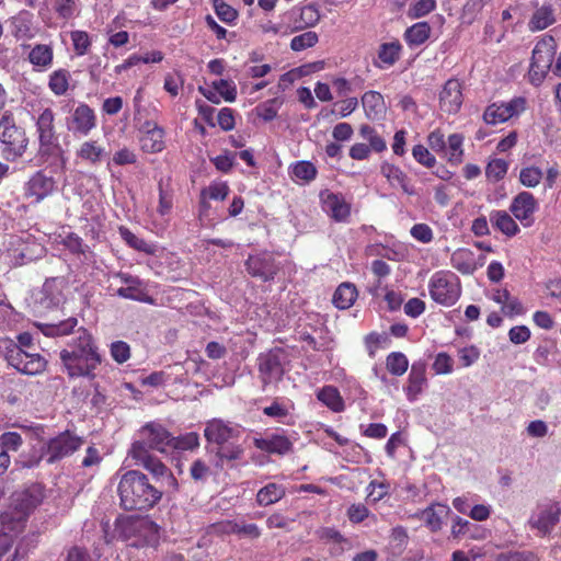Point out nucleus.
I'll list each match as a JSON object with an SVG mask.
<instances>
[{
    "mask_svg": "<svg viewBox=\"0 0 561 561\" xmlns=\"http://www.w3.org/2000/svg\"><path fill=\"white\" fill-rule=\"evenodd\" d=\"M77 325V318L70 317L58 323L42 324L39 328L44 335L51 337L73 333L59 353L61 370L70 379H93L102 363V355L92 333L84 327L75 330Z\"/></svg>",
    "mask_w": 561,
    "mask_h": 561,
    "instance_id": "nucleus-1",
    "label": "nucleus"
},
{
    "mask_svg": "<svg viewBox=\"0 0 561 561\" xmlns=\"http://www.w3.org/2000/svg\"><path fill=\"white\" fill-rule=\"evenodd\" d=\"M117 490L121 505L126 511L151 508L162 496V491L150 484L148 477L138 470L125 472L121 478Z\"/></svg>",
    "mask_w": 561,
    "mask_h": 561,
    "instance_id": "nucleus-2",
    "label": "nucleus"
},
{
    "mask_svg": "<svg viewBox=\"0 0 561 561\" xmlns=\"http://www.w3.org/2000/svg\"><path fill=\"white\" fill-rule=\"evenodd\" d=\"M28 147V137L23 127L19 126L11 112L0 117V153L10 162L23 157Z\"/></svg>",
    "mask_w": 561,
    "mask_h": 561,
    "instance_id": "nucleus-3",
    "label": "nucleus"
},
{
    "mask_svg": "<svg viewBox=\"0 0 561 561\" xmlns=\"http://www.w3.org/2000/svg\"><path fill=\"white\" fill-rule=\"evenodd\" d=\"M0 355L9 365L25 375L42 374L47 366V360L38 353H30L21 348L9 337L0 339Z\"/></svg>",
    "mask_w": 561,
    "mask_h": 561,
    "instance_id": "nucleus-4",
    "label": "nucleus"
},
{
    "mask_svg": "<svg viewBox=\"0 0 561 561\" xmlns=\"http://www.w3.org/2000/svg\"><path fill=\"white\" fill-rule=\"evenodd\" d=\"M128 457L133 460L134 466L142 467L156 481H160L162 486H167L171 491H178L179 484L173 473L151 451L137 446L136 448H129Z\"/></svg>",
    "mask_w": 561,
    "mask_h": 561,
    "instance_id": "nucleus-5",
    "label": "nucleus"
},
{
    "mask_svg": "<svg viewBox=\"0 0 561 561\" xmlns=\"http://www.w3.org/2000/svg\"><path fill=\"white\" fill-rule=\"evenodd\" d=\"M428 291L435 302L446 307L453 306L461 295L460 280L449 271H438L430 278Z\"/></svg>",
    "mask_w": 561,
    "mask_h": 561,
    "instance_id": "nucleus-6",
    "label": "nucleus"
},
{
    "mask_svg": "<svg viewBox=\"0 0 561 561\" xmlns=\"http://www.w3.org/2000/svg\"><path fill=\"white\" fill-rule=\"evenodd\" d=\"M83 445V439L69 431L62 432L47 440L42 447V456L47 463H55L72 455Z\"/></svg>",
    "mask_w": 561,
    "mask_h": 561,
    "instance_id": "nucleus-7",
    "label": "nucleus"
},
{
    "mask_svg": "<svg viewBox=\"0 0 561 561\" xmlns=\"http://www.w3.org/2000/svg\"><path fill=\"white\" fill-rule=\"evenodd\" d=\"M171 433L160 423L149 422L140 427L130 448L140 446L142 449L167 453Z\"/></svg>",
    "mask_w": 561,
    "mask_h": 561,
    "instance_id": "nucleus-8",
    "label": "nucleus"
},
{
    "mask_svg": "<svg viewBox=\"0 0 561 561\" xmlns=\"http://www.w3.org/2000/svg\"><path fill=\"white\" fill-rule=\"evenodd\" d=\"M36 135L38 140V154L50 156L58 148L55 128V113L51 108H43L35 119Z\"/></svg>",
    "mask_w": 561,
    "mask_h": 561,
    "instance_id": "nucleus-9",
    "label": "nucleus"
},
{
    "mask_svg": "<svg viewBox=\"0 0 561 561\" xmlns=\"http://www.w3.org/2000/svg\"><path fill=\"white\" fill-rule=\"evenodd\" d=\"M561 510L557 503L547 502L538 504L533 511L528 525L536 529L541 537L548 536L559 523Z\"/></svg>",
    "mask_w": 561,
    "mask_h": 561,
    "instance_id": "nucleus-10",
    "label": "nucleus"
},
{
    "mask_svg": "<svg viewBox=\"0 0 561 561\" xmlns=\"http://www.w3.org/2000/svg\"><path fill=\"white\" fill-rule=\"evenodd\" d=\"M283 20L287 21V28L283 32L288 35L296 31L314 26L320 20V12L314 4H307L301 8H293L283 15Z\"/></svg>",
    "mask_w": 561,
    "mask_h": 561,
    "instance_id": "nucleus-11",
    "label": "nucleus"
},
{
    "mask_svg": "<svg viewBox=\"0 0 561 561\" xmlns=\"http://www.w3.org/2000/svg\"><path fill=\"white\" fill-rule=\"evenodd\" d=\"M66 127L75 135L88 136L96 127V115L88 104L80 103L66 118Z\"/></svg>",
    "mask_w": 561,
    "mask_h": 561,
    "instance_id": "nucleus-12",
    "label": "nucleus"
},
{
    "mask_svg": "<svg viewBox=\"0 0 561 561\" xmlns=\"http://www.w3.org/2000/svg\"><path fill=\"white\" fill-rule=\"evenodd\" d=\"M55 190V179L45 174L44 171H37L25 183L24 195L37 204L50 196Z\"/></svg>",
    "mask_w": 561,
    "mask_h": 561,
    "instance_id": "nucleus-13",
    "label": "nucleus"
},
{
    "mask_svg": "<svg viewBox=\"0 0 561 561\" xmlns=\"http://www.w3.org/2000/svg\"><path fill=\"white\" fill-rule=\"evenodd\" d=\"M257 362L260 378L264 387L273 382H278L282 379L284 369L279 351L275 350L261 354Z\"/></svg>",
    "mask_w": 561,
    "mask_h": 561,
    "instance_id": "nucleus-14",
    "label": "nucleus"
},
{
    "mask_svg": "<svg viewBox=\"0 0 561 561\" xmlns=\"http://www.w3.org/2000/svg\"><path fill=\"white\" fill-rule=\"evenodd\" d=\"M241 434V427L239 425H232L229 422L214 419L209 421L204 430V435L209 443L217 445H224L226 443L233 442Z\"/></svg>",
    "mask_w": 561,
    "mask_h": 561,
    "instance_id": "nucleus-15",
    "label": "nucleus"
},
{
    "mask_svg": "<svg viewBox=\"0 0 561 561\" xmlns=\"http://www.w3.org/2000/svg\"><path fill=\"white\" fill-rule=\"evenodd\" d=\"M538 208V203L529 192L518 193L512 201L510 211L520 221L524 227H530L535 219L534 214Z\"/></svg>",
    "mask_w": 561,
    "mask_h": 561,
    "instance_id": "nucleus-16",
    "label": "nucleus"
},
{
    "mask_svg": "<svg viewBox=\"0 0 561 561\" xmlns=\"http://www.w3.org/2000/svg\"><path fill=\"white\" fill-rule=\"evenodd\" d=\"M245 267L251 276L263 282L273 279L278 272L274 257L267 253L250 255L245 261Z\"/></svg>",
    "mask_w": 561,
    "mask_h": 561,
    "instance_id": "nucleus-17",
    "label": "nucleus"
},
{
    "mask_svg": "<svg viewBox=\"0 0 561 561\" xmlns=\"http://www.w3.org/2000/svg\"><path fill=\"white\" fill-rule=\"evenodd\" d=\"M462 85L458 79H449L439 92V108L447 114H456L462 105Z\"/></svg>",
    "mask_w": 561,
    "mask_h": 561,
    "instance_id": "nucleus-18",
    "label": "nucleus"
},
{
    "mask_svg": "<svg viewBox=\"0 0 561 561\" xmlns=\"http://www.w3.org/2000/svg\"><path fill=\"white\" fill-rule=\"evenodd\" d=\"M139 144L142 151L160 152L164 148V130L157 123L147 121L139 129Z\"/></svg>",
    "mask_w": 561,
    "mask_h": 561,
    "instance_id": "nucleus-19",
    "label": "nucleus"
},
{
    "mask_svg": "<svg viewBox=\"0 0 561 561\" xmlns=\"http://www.w3.org/2000/svg\"><path fill=\"white\" fill-rule=\"evenodd\" d=\"M116 277L125 285L116 290L115 295L130 300L151 302L142 280L127 273H117Z\"/></svg>",
    "mask_w": 561,
    "mask_h": 561,
    "instance_id": "nucleus-20",
    "label": "nucleus"
},
{
    "mask_svg": "<svg viewBox=\"0 0 561 561\" xmlns=\"http://www.w3.org/2000/svg\"><path fill=\"white\" fill-rule=\"evenodd\" d=\"M322 209L333 220L337 222L347 221L351 215V205L341 194H334L329 191L320 194Z\"/></svg>",
    "mask_w": 561,
    "mask_h": 561,
    "instance_id": "nucleus-21",
    "label": "nucleus"
},
{
    "mask_svg": "<svg viewBox=\"0 0 561 561\" xmlns=\"http://www.w3.org/2000/svg\"><path fill=\"white\" fill-rule=\"evenodd\" d=\"M426 386V364L423 362L413 363L408 377V383L404 387L408 399L415 401Z\"/></svg>",
    "mask_w": 561,
    "mask_h": 561,
    "instance_id": "nucleus-22",
    "label": "nucleus"
},
{
    "mask_svg": "<svg viewBox=\"0 0 561 561\" xmlns=\"http://www.w3.org/2000/svg\"><path fill=\"white\" fill-rule=\"evenodd\" d=\"M42 489L37 485H34L24 492L15 493L13 502L15 507L19 508L18 522H23L28 512L35 508L42 502Z\"/></svg>",
    "mask_w": 561,
    "mask_h": 561,
    "instance_id": "nucleus-23",
    "label": "nucleus"
},
{
    "mask_svg": "<svg viewBox=\"0 0 561 561\" xmlns=\"http://www.w3.org/2000/svg\"><path fill=\"white\" fill-rule=\"evenodd\" d=\"M449 512L450 508L447 505L434 503L417 512L414 517L424 520L425 526L432 533H437L443 528L444 518L449 514Z\"/></svg>",
    "mask_w": 561,
    "mask_h": 561,
    "instance_id": "nucleus-24",
    "label": "nucleus"
},
{
    "mask_svg": "<svg viewBox=\"0 0 561 561\" xmlns=\"http://www.w3.org/2000/svg\"><path fill=\"white\" fill-rule=\"evenodd\" d=\"M556 50V39L553 36L546 34L536 43L531 61L541 67L551 68Z\"/></svg>",
    "mask_w": 561,
    "mask_h": 561,
    "instance_id": "nucleus-25",
    "label": "nucleus"
},
{
    "mask_svg": "<svg viewBox=\"0 0 561 561\" xmlns=\"http://www.w3.org/2000/svg\"><path fill=\"white\" fill-rule=\"evenodd\" d=\"M380 173L387 179L392 187H400L409 195L414 194V190L409 185L407 174L399 167L383 162L380 167Z\"/></svg>",
    "mask_w": 561,
    "mask_h": 561,
    "instance_id": "nucleus-26",
    "label": "nucleus"
},
{
    "mask_svg": "<svg viewBox=\"0 0 561 561\" xmlns=\"http://www.w3.org/2000/svg\"><path fill=\"white\" fill-rule=\"evenodd\" d=\"M450 534L451 537L455 539H459L466 535H468L469 538L474 540H481L486 537V531L483 528L459 516H456L454 518Z\"/></svg>",
    "mask_w": 561,
    "mask_h": 561,
    "instance_id": "nucleus-27",
    "label": "nucleus"
},
{
    "mask_svg": "<svg viewBox=\"0 0 561 561\" xmlns=\"http://www.w3.org/2000/svg\"><path fill=\"white\" fill-rule=\"evenodd\" d=\"M362 105L369 119H379L386 113L383 96L377 91L365 92L362 96Z\"/></svg>",
    "mask_w": 561,
    "mask_h": 561,
    "instance_id": "nucleus-28",
    "label": "nucleus"
},
{
    "mask_svg": "<svg viewBox=\"0 0 561 561\" xmlns=\"http://www.w3.org/2000/svg\"><path fill=\"white\" fill-rule=\"evenodd\" d=\"M255 446L270 454L285 455L291 450V442L283 435H272L270 437L255 439Z\"/></svg>",
    "mask_w": 561,
    "mask_h": 561,
    "instance_id": "nucleus-29",
    "label": "nucleus"
},
{
    "mask_svg": "<svg viewBox=\"0 0 561 561\" xmlns=\"http://www.w3.org/2000/svg\"><path fill=\"white\" fill-rule=\"evenodd\" d=\"M556 22L554 10L550 4L538 8L528 22L531 32L542 31Z\"/></svg>",
    "mask_w": 561,
    "mask_h": 561,
    "instance_id": "nucleus-30",
    "label": "nucleus"
},
{
    "mask_svg": "<svg viewBox=\"0 0 561 561\" xmlns=\"http://www.w3.org/2000/svg\"><path fill=\"white\" fill-rule=\"evenodd\" d=\"M463 140L461 134H451L446 141V149L443 152L444 158L451 164H460L463 160Z\"/></svg>",
    "mask_w": 561,
    "mask_h": 561,
    "instance_id": "nucleus-31",
    "label": "nucleus"
},
{
    "mask_svg": "<svg viewBox=\"0 0 561 561\" xmlns=\"http://www.w3.org/2000/svg\"><path fill=\"white\" fill-rule=\"evenodd\" d=\"M491 224L507 237L518 233L519 228L514 218L505 210H494L490 214Z\"/></svg>",
    "mask_w": 561,
    "mask_h": 561,
    "instance_id": "nucleus-32",
    "label": "nucleus"
},
{
    "mask_svg": "<svg viewBox=\"0 0 561 561\" xmlns=\"http://www.w3.org/2000/svg\"><path fill=\"white\" fill-rule=\"evenodd\" d=\"M451 265L462 274H472L477 268L473 252L468 249H458L451 255Z\"/></svg>",
    "mask_w": 561,
    "mask_h": 561,
    "instance_id": "nucleus-33",
    "label": "nucleus"
},
{
    "mask_svg": "<svg viewBox=\"0 0 561 561\" xmlns=\"http://www.w3.org/2000/svg\"><path fill=\"white\" fill-rule=\"evenodd\" d=\"M356 298L357 289L355 285L351 283H343L336 288L332 301L339 309H348L353 306Z\"/></svg>",
    "mask_w": 561,
    "mask_h": 561,
    "instance_id": "nucleus-34",
    "label": "nucleus"
},
{
    "mask_svg": "<svg viewBox=\"0 0 561 561\" xmlns=\"http://www.w3.org/2000/svg\"><path fill=\"white\" fill-rule=\"evenodd\" d=\"M285 493L284 485L272 482L259 490L256 501L261 506H268L278 502Z\"/></svg>",
    "mask_w": 561,
    "mask_h": 561,
    "instance_id": "nucleus-35",
    "label": "nucleus"
},
{
    "mask_svg": "<svg viewBox=\"0 0 561 561\" xmlns=\"http://www.w3.org/2000/svg\"><path fill=\"white\" fill-rule=\"evenodd\" d=\"M106 156V151L103 147H101L95 140H88L80 145L77 150V157L95 164L102 160V158Z\"/></svg>",
    "mask_w": 561,
    "mask_h": 561,
    "instance_id": "nucleus-36",
    "label": "nucleus"
},
{
    "mask_svg": "<svg viewBox=\"0 0 561 561\" xmlns=\"http://www.w3.org/2000/svg\"><path fill=\"white\" fill-rule=\"evenodd\" d=\"M430 34V24L427 22H417L407 28L404 39L409 46H420L428 39Z\"/></svg>",
    "mask_w": 561,
    "mask_h": 561,
    "instance_id": "nucleus-37",
    "label": "nucleus"
},
{
    "mask_svg": "<svg viewBox=\"0 0 561 561\" xmlns=\"http://www.w3.org/2000/svg\"><path fill=\"white\" fill-rule=\"evenodd\" d=\"M317 398L333 412H341L344 410V401L339 390L333 386L323 387L319 390Z\"/></svg>",
    "mask_w": 561,
    "mask_h": 561,
    "instance_id": "nucleus-38",
    "label": "nucleus"
},
{
    "mask_svg": "<svg viewBox=\"0 0 561 561\" xmlns=\"http://www.w3.org/2000/svg\"><path fill=\"white\" fill-rule=\"evenodd\" d=\"M229 194V186L225 182H213L201 192V205L208 208L207 199L224 201Z\"/></svg>",
    "mask_w": 561,
    "mask_h": 561,
    "instance_id": "nucleus-39",
    "label": "nucleus"
},
{
    "mask_svg": "<svg viewBox=\"0 0 561 561\" xmlns=\"http://www.w3.org/2000/svg\"><path fill=\"white\" fill-rule=\"evenodd\" d=\"M71 75L66 69H58L50 73L48 87L55 95H64L69 89Z\"/></svg>",
    "mask_w": 561,
    "mask_h": 561,
    "instance_id": "nucleus-40",
    "label": "nucleus"
},
{
    "mask_svg": "<svg viewBox=\"0 0 561 561\" xmlns=\"http://www.w3.org/2000/svg\"><path fill=\"white\" fill-rule=\"evenodd\" d=\"M28 60L36 67L47 68L53 62V49L48 45L37 44L35 45L30 54Z\"/></svg>",
    "mask_w": 561,
    "mask_h": 561,
    "instance_id": "nucleus-41",
    "label": "nucleus"
},
{
    "mask_svg": "<svg viewBox=\"0 0 561 561\" xmlns=\"http://www.w3.org/2000/svg\"><path fill=\"white\" fill-rule=\"evenodd\" d=\"M199 446V436L196 432H188L180 436L170 437L169 448L176 450H194Z\"/></svg>",
    "mask_w": 561,
    "mask_h": 561,
    "instance_id": "nucleus-42",
    "label": "nucleus"
},
{
    "mask_svg": "<svg viewBox=\"0 0 561 561\" xmlns=\"http://www.w3.org/2000/svg\"><path fill=\"white\" fill-rule=\"evenodd\" d=\"M543 179V171L539 167L526 165L520 169L519 182L528 188H534L540 184Z\"/></svg>",
    "mask_w": 561,
    "mask_h": 561,
    "instance_id": "nucleus-43",
    "label": "nucleus"
},
{
    "mask_svg": "<svg viewBox=\"0 0 561 561\" xmlns=\"http://www.w3.org/2000/svg\"><path fill=\"white\" fill-rule=\"evenodd\" d=\"M62 282L58 278H51L47 279L43 287H42V294L45 296L42 299V304L45 307H50L54 305H57L60 300V289L58 287V284H61Z\"/></svg>",
    "mask_w": 561,
    "mask_h": 561,
    "instance_id": "nucleus-44",
    "label": "nucleus"
},
{
    "mask_svg": "<svg viewBox=\"0 0 561 561\" xmlns=\"http://www.w3.org/2000/svg\"><path fill=\"white\" fill-rule=\"evenodd\" d=\"M388 371L394 376H402L409 368V360L401 352H392L386 358Z\"/></svg>",
    "mask_w": 561,
    "mask_h": 561,
    "instance_id": "nucleus-45",
    "label": "nucleus"
},
{
    "mask_svg": "<svg viewBox=\"0 0 561 561\" xmlns=\"http://www.w3.org/2000/svg\"><path fill=\"white\" fill-rule=\"evenodd\" d=\"M291 176L295 180L310 182L317 175L316 167L309 161H298L290 167Z\"/></svg>",
    "mask_w": 561,
    "mask_h": 561,
    "instance_id": "nucleus-46",
    "label": "nucleus"
},
{
    "mask_svg": "<svg viewBox=\"0 0 561 561\" xmlns=\"http://www.w3.org/2000/svg\"><path fill=\"white\" fill-rule=\"evenodd\" d=\"M483 119L489 125H497L507 122L508 116L506 115L503 103H492L489 105L483 113Z\"/></svg>",
    "mask_w": 561,
    "mask_h": 561,
    "instance_id": "nucleus-47",
    "label": "nucleus"
},
{
    "mask_svg": "<svg viewBox=\"0 0 561 561\" xmlns=\"http://www.w3.org/2000/svg\"><path fill=\"white\" fill-rule=\"evenodd\" d=\"M401 49L399 42L385 43L380 46L378 57L383 64L392 66L399 59Z\"/></svg>",
    "mask_w": 561,
    "mask_h": 561,
    "instance_id": "nucleus-48",
    "label": "nucleus"
},
{
    "mask_svg": "<svg viewBox=\"0 0 561 561\" xmlns=\"http://www.w3.org/2000/svg\"><path fill=\"white\" fill-rule=\"evenodd\" d=\"M436 9V0H413L408 10L411 19L423 18Z\"/></svg>",
    "mask_w": 561,
    "mask_h": 561,
    "instance_id": "nucleus-49",
    "label": "nucleus"
},
{
    "mask_svg": "<svg viewBox=\"0 0 561 561\" xmlns=\"http://www.w3.org/2000/svg\"><path fill=\"white\" fill-rule=\"evenodd\" d=\"M119 234L122 239L133 249L142 251L145 253H152V247L144 239L138 238L126 227H119Z\"/></svg>",
    "mask_w": 561,
    "mask_h": 561,
    "instance_id": "nucleus-50",
    "label": "nucleus"
},
{
    "mask_svg": "<svg viewBox=\"0 0 561 561\" xmlns=\"http://www.w3.org/2000/svg\"><path fill=\"white\" fill-rule=\"evenodd\" d=\"M70 38L72 42L75 53L78 56H83L89 51L91 46V38L85 31H72L70 33Z\"/></svg>",
    "mask_w": 561,
    "mask_h": 561,
    "instance_id": "nucleus-51",
    "label": "nucleus"
},
{
    "mask_svg": "<svg viewBox=\"0 0 561 561\" xmlns=\"http://www.w3.org/2000/svg\"><path fill=\"white\" fill-rule=\"evenodd\" d=\"M508 163L503 159L491 160L485 169L486 178L492 182L502 180L507 173Z\"/></svg>",
    "mask_w": 561,
    "mask_h": 561,
    "instance_id": "nucleus-52",
    "label": "nucleus"
},
{
    "mask_svg": "<svg viewBox=\"0 0 561 561\" xmlns=\"http://www.w3.org/2000/svg\"><path fill=\"white\" fill-rule=\"evenodd\" d=\"M318 34L316 32L308 31L293 37L290 42V48L294 51H301L304 49L313 47L318 43Z\"/></svg>",
    "mask_w": 561,
    "mask_h": 561,
    "instance_id": "nucleus-53",
    "label": "nucleus"
},
{
    "mask_svg": "<svg viewBox=\"0 0 561 561\" xmlns=\"http://www.w3.org/2000/svg\"><path fill=\"white\" fill-rule=\"evenodd\" d=\"M278 107L279 102L277 99L267 100L255 107V114L263 121L270 122L277 116Z\"/></svg>",
    "mask_w": 561,
    "mask_h": 561,
    "instance_id": "nucleus-54",
    "label": "nucleus"
},
{
    "mask_svg": "<svg viewBox=\"0 0 561 561\" xmlns=\"http://www.w3.org/2000/svg\"><path fill=\"white\" fill-rule=\"evenodd\" d=\"M215 93H219L227 102H233L237 98V89L232 82L220 79L213 82Z\"/></svg>",
    "mask_w": 561,
    "mask_h": 561,
    "instance_id": "nucleus-55",
    "label": "nucleus"
},
{
    "mask_svg": "<svg viewBox=\"0 0 561 561\" xmlns=\"http://www.w3.org/2000/svg\"><path fill=\"white\" fill-rule=\"evenodd\" d=\"M213 3L217 16L222 22L231 23L237 19V11L231 5L227 4L224 0H213Z\"/></svg>",
    "mask_w": 561,
    "mask_h": 561,
    "instance_id": "nucleus-56",
    "label": "nucleus"
},
{
    "mask_svg": "<svg viewBox=\"0 0 561 561\" xmlns=\"http://www.w3.org/2000/svg\"><path fill=\"white\" fill-rule=\"evenodd\" d=\"M506 110L508 119L520 115L527 108V99L524 96H515L507 102H502Z\"/></svg>",
    "mask_w": 561,
    "mask_h": 561,
    "instance_id": "nucleus-57",
    "label": "nucleus"
},
{
    "mask_svg": "<svg viewBox=\"0 0 561 561\" xmlns=\"http://www.w3.org/2000/svg\"><path fill=\"white\" fill-rule=\"evenodd\" d=\"M413 158L426 168H433L436 164V158L423 145H415L412 149Z\"/></svg>",
    "mask_w": 561,
    "mask_h": 561,
    "instance_id": "nucleus-58",
    "label": "nucleus"
},
{
    "mask_svg": "<svg viewBox=\"0 0 561 561\" xmlns=\"http://www.w3.org/2000/svg\"><path fill=\"white\" fill-rule=\"evenodd\" d=\"M263 413L266 416L273 417L279 422H284V420L289 415V409L286 404L279 402L278 400H274L271 405L263 409Z\"/></svg>",
    "mask_w": 561,
    "mask_h": 561,
    "instance_id": "nucleus-59",
    "label": "nucleus"
},
{
    "mask_svg": "<svg viewBox=\"0 0 561 561\" xmlns=\"http://www.w3.org/2000/svg\"><path fill=\"white\" fill-rule=\"evenodd\" d=\"M533 551H510L499 554L496 561H539Z\"/></svg>",
    "mask_w": 561,
    "mask_h": 561,
    "instance_id": "nucleus-60",
    "label": "nucleus"
},
{
    "mask_svg": "<svg viewBox=\"0 0 561 561\" xmlns=\"http://www.w3.org/2000/svg\"><path fill=\"white\" fill-rule=\"evenodd\" d=\"M111 356L119 364L125 363L130 357V348L126 342L116 341L111 345Z\"/></svg>",
    "mask_w": 561,
    "mask_h": 561,
    "instance_id": "nucleus-61",
    "label": "nucleus"
},
{
    "mask_svg": "<svg viewBox=\"0 0 561 561\" xmlns=\"http://www.w3.org/2000/svg\"><path fill=\"white\" fill-rule=\"evenodd\" d=\"M411 236L422 243H430L433 238V230L426 224H416L410 230Z\"/></svg>",
    "mask_w": 561,
    "mask_h": 561,
    "instance_id": "nucleus-62",
    "label": "nucleus"
},
{
    "mask_svg": "<svg viewBox=\"0 0 561 561\" xmlns=\"http://www.w3.org/2000/svg\"><path fill=\"white\" fill-rule=\"evenodd\" d=\"M433 369L438 375L450 374L453 371V359L446 353H439L433 364Z\"/></svg>",
    "mask_w": 561,
    "mask_h": 561,
    "instance_id": "nucleus-63",
    "label": "nucleus"
},
{
    "mask_svg": "<svg viewBox=\"0 0 561 561\" xmlns=\"http://www.w3.org/2000/svg\"><path fill=\"white\" fill-rule=\"evenodd\" d=\"M346 515L350 522L358 524L368 517L369 510L362 503H355L347 508Z\"/></svg>",
    "mask_w": 561,
    "mask_h": 561,
    "instance_id": "nucleus-64",
    "label": "nucleus"
}]
</instances>
